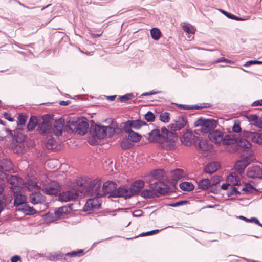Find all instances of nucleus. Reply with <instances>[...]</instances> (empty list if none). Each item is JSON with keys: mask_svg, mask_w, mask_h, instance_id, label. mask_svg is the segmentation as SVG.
I'll return each instance as SVG.
<instances>
[{"mask_svg": "<svg viewBox=\"0 0 262 262\" xmlns=\"http://www.w3.org/2000/svg\"><path fill=\"white\" fill-rule=\"evenodd\" d=\"M148 138L151 142H160L164 141L166 148L173 150L176 148L175 142L178 140V135L163 127L161 128V131L158 129H153L148 133Z\"/></svg>", "mask_w": 262, "mask_h": 262, "instance_id": "1", "label": "nucleus"}, {"mask_svg": "<svg viewBox=\"0 0 262 262\" xmlns=\"http://www.w3.org/2000/svg\"><path fill=\"white\" fill-rule=\"evenodd\" d=\"M101 181L100 179L89 181L85 188L80 189L81 196H96L100 198Z\"/></svg>", "mask_w": 262, "mask_h": 262, "instance_id": "2", "label": "nucleus"}, {"mask_svg": "<svg viewBox=\"0 0 262 262\" xmlns=\"http://www.w3.org/2000/svg\"><path fill=\"white\" fill-rule=\"evenodd\" d=\"M217 122L213 119H206L202 117H200L194 123L198 130L204 133L211 132L216 127Z\"/></svg>", "mask_w": 262, "mask_h": 262, "instance_id": "3", "label": "nucleus"}, {"mask_svg": "<svg viewBox=\"0 0 262 262\" xmlns=\"http://www.w3.org/2000/svg\"><path fill=\"white\" fill-rule=\"evenodd\" d=\"M0 180L3 182H6L11 184L12 186L10 188L11 191L15 190V187H20L18 185L23 182L21 178L16 175H12V173H4L0 171Z\"/></svg>", "mask_w": 262, "mask_h": 262, "instance_id": "4", "label": "nucleus"}, {"mask_svg": "<svg viewBox=\"0 0 262 262\" xmlns=\"http://www.w3.org/2000/svg\"><path fill=\"white\" fill-rule=\"evenodd\" d=\"M4 137H11L17 142H20L23 139L19 137L18 130H14V134L12 131L7 128L4 122L0 119V140H2Z\"/></svg>", "mask_w": 262, "mask_h": 262, "instance_id": "5", "label": "nucleus"}, {"mask_svg": "<svg viewBox=\"0 0 262 262\" xmlns=\"http://www.w3.org/2000/svg\"><path fill=\"white\" fill-rule=\"evenodd\" d=\"M117 184L113 181H107L103 184V187L99 193L100 198L110 194L108 198H113V193L117 191Z\"/></svg>", "mask_w": 262, "mask_h": 262, "instance_id": "6", "label": "nucleus"}, {"mask_svg": "<svg viewBox=\"0 0 262 262\" xmlns=\"http://www.w3.org/2000/svg\"><path fill=\"white\" fill-rule=\"evenodd\" d=\"M123 128L126 129L127 131H128L129 129H132V128L138 130L143 126L147 125V123L139 119L128 120L123 122Z\"/></svg>", "mask_w": 262, "mask_h": 262, "instance_id": "7", "label": "nucleus"}, {"mask_svg": "<svg viewBox=\"0 0 262 262\" xmlns=\"http://www.w3.org/2000/svg\"><path fill=\"white\" fill-rule=\"evenodd\" d=\"M187 119L184 117H178L168 126V128L170 129V132H172L176 134V132L180 130L183 128L186 125Z\"/></svg>", "mask_w": 262, "mask_h": 262, "instance_id": "8", "label": "nucleus"}, {"mask_svg": "<svg viewBox=\"0 0 262 262\" xmlns=\"http://www.w3.org/2000/svg\"><path fill=\"white\" fill-rule=\"evenodd\" d=\"M61 189V186L56 181H52L43 189L42 191L47 194L56 195Z\"/></svg>", "mask_w": 262, "mask_h": 262, "instance_id": "9", "label": "nucleus"}, {"mask_svg": "<svg viewBox=\"0 0 262 262\" xmlns=\"http://www.w3.org/2000/svg\"><path fill=\"white\" fill-rule=\"evenodd\" d=\"M150 188L152 189L157 194L159 193L165 195L169 192L168 186L164 182L159 181L150 184Z\"/></svg>", "mask_w": 262, "mask_h": 262, "instance_id": "10", "label": "nucleus"}, {"mask_svg": "<svg viewBox=\"0 0 262 262\" xmlns=\"http://www.w3.org/2000/svg\"><path fill=\"white\" fill-rule=\"evenodd\" d=\"M79 196H81L78 191L76 189H73L61 193L59 195V199L61 201L68 202L76 199Z\"/></svg>", "mask_w": 262, "mask_h": 262, "instance_id": "11", "label": "nucleus"}, {"mask_svg": "<svg viewBox=\"0 0 262 262\" xmlns=\"http://www.w3.org/2000/svg\"><path fill=\"white\" fill-rule=\"evenodd\" d=\"M94 198L89 199L83 207L84 211H91L94 209H98L100 205L101 202L100 200V198H97L96 196H93Z\"/></svg>", "mask_w": 262, "mask_h": 262, "instance_id": "12", "label": "nucleus"}, {"mask_svg": "<svg viewBox=\"0 0 262 262\" xmlns=\"http://www.w3.org/2000/svg\"><path fill=\"white\" fill-rule=\"evenodd\" d=\"M196 149L202 151H207L212 149V145L207 140L199 137L195 140L194 145Z\"/></svg>", "mask_w": 262, "mask_h": 262, "instance_id": "13", "label": "nucleus"}, {"mask_svg": "<svg viewBox=\"0 0 262 262\" xmlns=\"http://www.w3.org/2000/svg\"><path fill=\"white\" fill-rule=\"evenodd\" d=\"M106 126L97 124L91 125L90 132H93V135L98 139H103L106 137Z\"/></svg>", "mask_w": 262, "mask_h": 262, "instance_id": "14", "label": "nucleus"}, {"mask_svg": "<svg viewBox=\"0 0 262 262\" xmlns=\"http://www.w3.org/2000/svg\"><path fill=\"white\" fill-rule=\"evenodd\" d=\"M15 190L12 191L14 196L13 204L17 209L26 202V197L25 195L19 193L20 187H15Z\"/></svg>", "mask_w": 262, "mask_h": 262, "instance_id": "15", "label": "nucleus"}, {"mask_svg": "<svg viewBox=\"0 0 262 262\" xmlns=\"http://www.w3.org/2000/svg\"><path fill=\"white\" fill-rule=\"evenodd\" d=\"M198 137L193 132L187 130L183 134L181 141L185 145L189 146L193 144L194 145L195 140Z\"/></svg>", "mask_w": 262, "mask_h": 262, "instance_id": "16", "label": "nucleus"}, {"mask_svg": "<svg viewBox=\"0 0 262 262\" xmlns=\"http://www.w3.org/2000/svg\"><path fill=\"white\" fill-rule=\"evenodd\" d=\"M0 171L4 173H14L12 163L7 159L0 160Z\"/></svg>", "mask_w": 262, "mask_h": 262, "instance_id": "17", "label": "nucleus"}, {"mask_svg": "<svg viewBox=\"0 0 262 262\" xmlns=\"http://www.w3.org/2000/svg\"><path fill=\"white\" fill-rule=\"evenodd\" d=\"M243 135L245 137L251 139L254 142L259 144H262V133L250 131H244Z\"/></svg>", "mask_w": 262, "mask_h": 262, "instance_id": "18", "label": "nucleus"}, {"mask_svg": "<svg viewBox=\"0 0 262 262\" xmlns=\"http://www.w3.org/2000/svg\"><path fill=\"white\" fill-rule=\"evenodd\" d=\"M247 175L253 179H262V169L258 166L249 167Z\"/></svg>", "mask_w": 262, "mask_h": 262, "instance_id": "19", "label": "nucleus"}, {"mask_svg": "<svg viewBox=\"0 0 262 262\" xmlns=\"http://www.w3.org/2000/svg\"><path fill=\"white\" fill-rule=\"evenodd\" d=\"M113 198L123 197L125 199L133 196V193L130 191V188L120 187L117 189V191L113 193Z\"/></svg>", "mask_w": 262, "mask_h": 262, "instance_id": "20", "label": "nucleus"}, {"mask_svg": "<svg viewBox=\"0 0 262 262\" xmlns=\"http://www.w3.org/2000/svg\"><path fill=\"white\" fill-rule=\"evenodd\" d=\"M46 197L40 192H35L30 194L29 200L34 205L45 202Z\"/></svg>", "mask_w": 262, "mask_h": 262, "instance_id": "21", "label": "nucleus"}, {"mask_svg": "<svg viewBox=\"0 0 262 262\" xmlns=\"http://www.w3.org/2000/svg\"><path fill=\"white\" fill-rule=\"evenodd\" d=\"M223 136V133L218 130H213L209 134L210 140L215 144H219L222 142Z\"/></svg>", "mask_w": 262, "mask_h": 262, "instance_id": "22", "label": "nucleus"}, {"mask_svg": "<svg viewBox=\"0 0 262 262\" xmlns=\"http://www.w3.org/2000/svg\"><path fill=\"white\" fill-rule=\"evenodd\" d=\"M64 124V120L62 119H59L55 121L53 133L56 136H60L62 134L63 127Z\"/></svg>", "mask_w": 262, "mask_h": 262, "instance_id": "23", "label": "nucleus"}, {"mask_svg": "<svg viewBox=\"0 0 262 262\" xmlns=\"http://www.w3.org/2000/svg\"><path fill=\"white\" fill-rule=\"evenodd\" d=\"M247 118L251 124L262 129V117H258L255 114H249L247 116Z\"/></svg>", "mask_w": 262, "mask_h": 262, "instance_id": "24", "label": "nucleus"}, {"mask_svg": "<svg viewBox=\"0 0 262 262\" xmlns=\"http://www.w3.org/2000/svg\"><path fill=\"white\" fill-rule=\"evenodd\" d=\"M250 161L247 158L238 160L234 166L235 169L239 173H242L245 168L249 164Z\"/></svg>", "mask_w": 262, "mask_h": 262, "instance_id": "25", "label": "nucleus"}, {"mask_svg": "<svg viewBox=\"0 0 262 262\" xmlns=\"http://www.w3.org/2000/svg\"><path fill=\"white\" fill-rule=\"evenodd\" d=\"M144 182L142 180L136 181L130 187V191L133 195L138 194L144 188Z\"/></svg>", "mask_w": 262, "mask_h": 262, "instance_id": "26", "label": "nucleus"}, {"mask_svg": "<svg viewBox=\"0 0 262 262\" xmlns=\"http://www.w3.org/2000/svg\"><path fill=\"white\" fill-rule=\"evenodd\" d=\"M17 210L21 211L24 214L27 215H33L36 212L33 207L30 206L26 202L18 208Z\"/></svg>", "mask_w": 262, "mask_h": 262, "instance_id": "27", "label": "nucleus"}, {"mask_svg": "<svg viewBox=\"0 0 262 262\" xmlns=\"http://www.w3.org/2000/svg\"><path fill=\"white\" fill-rule=\"evenodd\" d=\"M51 124L48 121H43L42 123H38V130L41 134L45 135L50 133Z\"/></svg>", "mask_w": 262, "mask_h": 262, "instance_id": "28", "label": "nucleus"}, {"mask_svg": "<svg viewBox=\"0 0 262 262\" xmlns=\"http://www.w3.org/2000/svg\"><path fill=\"white\" fill-rule=\"evenodd\" d=\"M89 128V124L84 120L79 121L78 125L76 128V132L79 135H84L87 133Z\"/></svg>", "mask_w": 262, "mask_h": 262, "instance_id": "29", "label": "nucleus"}, {"mask_svg": "<svg viewBox=\"0 0 262 262\" xmlns=\"http://www.w3.org/2000/svg\"><path fill=\"white\" fill-rule=\"evenodd\" d=\"M238 141V138L234 134H226L223 136L222 143L225 145H230L236 143Z\"/></svg>", "mask_w": 262, "mask_h": 262, "instance_id": "30", "label": "nucleus"}, {"mask_svg": "<svg viewBox=\"0 0 262 262\" xmlns=\"http://www.w3.org/2000/svg\"><path fill=\"white\" fill-rule=\"evenodd\" d=\"M220 164L217 161H213L208 163L205 166V171L209 174L215 172L220 167Z\"/></svg>", "mask_w": 262, "mask_h": 262, "instance_id": "31", "label": "nucleus"}, {"mask_svg": "<svg viewBox=\"0 0 262 262\" xmlns=\"http://www.w3.org/2000/svg\"><path fill=\"white\" fill-rule=\"evenodd\" d=\"M125 133L128 134V139L133 143H136L140 141L141 136L139 133L135 132L132 129L127 131L126 129H123Z\"/></svg>", "mask_w": 262, "mask_h": 262, "instance_id": "32", "label": "nucleus"}, {"mask_svg": "<svg viewBox=\"0 0 262 262\" xmlns=\"http://www.w3.org/2000/svg\"><path fill=\"white\" fill-rule=\"evenodd\" d=\"M227 182L230 185L235 186L240 184L239 178L236 173L232 172L227 178Z\"/></svg>", "mask_w": 262, "mask_h": 262, "instance_id": "33", "label": "nucleus"}, {"mask_svg": "<svg viewBox=\"0 0 262 262\" xmlns=\"http://www.w3.org/2000/svg\"><path fill=\"white\" fill-rule=\"evenodd\" d=\"M71 210L70 206H64L59 207L55 210V215L56 218H59L60 216L66 215Z\"/></svg>", "mask_w": 262, "mask_h": 262, "instance_id": "34", "label": "nucleus"}, {"mask_svg": "<svg viewBox=\"0 0 262 262\" xmlns=\"http://www.w3.org/2000/svg\"><path fill=\"white\" fill-rule=\"evenodd\" d=\"M89 180V178H80L77 180L76 184L78 188L76 190L78 191L79 194H81L80 192V189L85 188L86 187Z\"/></svg>", "mask_w": 262, "mask_h": 262, "instance_id": "35", "label": "nucleus"}, {"mask_svg": "<svg viewBox=\"0 0 262 262\" xmlns=\"http://www.w3.org/2000/svg\"><path fill=\"white\" fill-rule=\"evenodd\" d=\"M198 184V188L202 190H206L211 187V182L208 179H204L200 180Z\"/></svg>", "mask_w": 262, "mask_h": 262, "instance_id": "36", "label": "nucleus"}, {"mask_svg": "<svg viewBox=\"0 0 262 262\" xmlns=\"http://www.w3.org/2000/svg\"><path fill=\"white\" fill-rule=\"evenodd\" d=\"M64 254L62 253L53 254L50 253L48 256V259L50 261H68L67 257H63Z\"/></svg>", "mask_w": 262, "mask_h": 262, "instance_id": "37", "label": "nucleus"}, {"mask_svg": "<svg viewBox=\"0 0 262 262\" xmlns=\"http://www.w3.org/2000/svg\"><path fill=\"white\" fill-rule=\"evenodd\" d=\"M23 185L29 190H32L34 189H36L38 190L39 189V187L35 180L28 179L26 182L23 183Z\"/></svg>", "mask_w": 262, "mask_h": 262, "instance_id": "38", "label": "nucleus"}, {"mask_svg": "<svg viewBox=\"0 0 262 262\" xmlns=\"http://www.w3.org/2000/svg\"><path fill=\"white\" fill-rule=\"evenodd\" d=\"M37 124H38L37 117L34 116H31L29 122L27 124L28 130L29 131L33 130Z\"/></svg>", "mask_w": 262, "mask_h": 262, "instance_id": "39", "label": "nucleus"}, {"mask_svg": "<svg viewBox=\"0 0 262 262\" xmlns=\"http://www.w3.org/2000/svg\"><path fill=\"white\" fill-rule=\"evenodd\" d=\"M243 137L245 138H242L239 140L238 139V141L236 142L237 145L242 148H249L251 147V144L248 140L249 139L245 137L244 136Z\"/></svg>", "mask_w": 262, "mask_h": 262, "instance_id": "40", "label": "nucleus"}, {"mask_svg": "<svg viewBox=\"0 0 262 262\" xmlns=\"http://www.w3.org/2000/svg\"><path fill=\"white\" fill-rule=\"evenodd\" d=\"M180 188L184 191H190L194 189V186L190 182H184L180 184Z\"/></svg>", "mask_w": 262, "mask_h": 262, "instance_id": "41", "label": "nucleus"}, {"mask_svg": "<svg viewBox=\"0 0 262 262\" xmlns=\"http://www.w3.org/2000/svg\"><path fill=\"white\" fill-rule=\"evenodd\" d=\"M1 200H3L4 208H6L7 209H10L9 204L11 203L13 200L12 196L10 195H4L1 197Z\"/></svg>", "mask_w": 262, "mask_h": 262, "instance_id": "42", "label": "nucleus"}, {"mask_svg": "<svg viewBox=\"0 0 262 262\" xmlns=\"http://www.w3.org/2000/svg\"><path fill=\"white\" fill-rule=\"evenodd\" d=\"M141 196L144 198H154L157 196V194L152 190L145 189L141 192Z\"/></svg>", "mask_w": 262, "mask_h": 262, "instance_id": "43", "label": "nucleus"}, {"mask_svg": "<svg viewBox=\"0 0 262 262\" xmlns=\"http://www.w3.org/2000/svg\"><path fill=\"white\" fill-rule=\"evenodd\" d=\"M219 11L221 13H222L223 14H224L227 17H228L230 19L235 20H238V21H244V20H246V19L243 18L242 17H237L231 13H230L224 10L219 9Z\"/></svg>", "mask_w": 262, "mask_h": 262, "instance_id": "44", "label": "nucleus"}, {"mask_svg": "<svg viewBox=\"0 0 262 262\" xmlns=\"http://www.w3.org/2000/svg\"><path fill=\"white\" fill-rule=\"evenodd\" d=\"M128 139H123L121 142V147L123 150L130 149L133 146V144Z\"/></svg>", "mask_w": 262, "mask_h": 262, "instance_id": "45", "label": "nucleus"}, {"mask_svg": "<svg viewBox=\"0 0 262 262\" xmlns=\"http://www.w3.org/2000/svg\"><path fill=\"white\" fill-rule=\"evenodd\" d=\"M150 34L155 40H158L160 38L161 33L158 29L154 28L150 30Z\"/></svg>", "mask_w": 262, "mask_h": 262, "instance_id": "46", "label": "nucleus"}, {"mask_svg": "<svg viewBox=\"0 0 262 262\" xmlns=\"http://www.w3.org/2000/svg\"><path fill=\"white\" fill-rule=\"evenodd\" d=\"M164 174L165 172L162 169H156L151 172V175L156 179L164 177Z\"/></svg>", "mask_w": 262, "mask_h": 262, "instance_id": "47", "label": "nucleus"}, {"mask_svg": "<svg viewBox=\"0 0 262 262\" xmlns=\"http://www.w3.org/2000/svg\"><path fill=\"white\" fill-rule=\"evenodd\" d=\"M27 120V117L25 115L21 114L18 117V121L17 122V126L19 128L25 125V122Z\"/></svg>", "mask_w": 262, "mask_h": 262, "instance_id": "48", "label": "nucleus"}, {"mask_svg": "<svg viewBox=\"0 0 262 262\" xmlns=\"http://www.w3.org/2000/svg\"><path fill=\"white\" fill-rule=\"evenodd\" d=\"M230 187L229 188L227 191V195L229 197H232V196H237L239 194V191H238L235 186L230 185Z\"/></svg>", "mask_w": 262, "mask_h": 262, "instance_id": "49", "label": "nucleus"}, {"mask_svg": "<svg viewBox=\"0 0 262 262\" xmlns=\"http://www.w3.org/2000/svg\"><path fill=\"white\" fill-rule=\"evenodd\" d=\"M79 121V120L77 118H70L69 121L67 122V125L69 127L73 126L74 127V129H76Z\"/></svg>", "mask_w": 262, "mask_h": 262, "instance_id": "50", "label": "nucleus"}, {"mask_svg": "<svg viewBox=\"0 0 262 262\" xmlns=\"http://www.w3.org/2000/svg\"><path fill=\"white\" fill-rule=\"evenodd\" d=\"M170 113L168 112L162 113L160 115V120L164 122H168L170 121Z\"/></svg>", "mask_w": 262, "mask_h": 262, "instance_id": "51", "label": "nucleus"}, {"mask_svg": "<svg viewBox=\"0 0 262 262\" xmlns=\"http://www.w3.org/2000/svg\"><path fill=\"white\" fill-rule=\"evenodd\" d=\"M133 97V94L132 93H128L124 95L119 96L118 98V100L121 102H125L128 100L131 99Z\"/></svg>", "mask_w": 262, "mask_h": 262, "instance_id": "52", "label": "nucleus"}, {"mask_svg": "<svg viewBox=\"0 0 262 262\" xmlns=\"http://www.w3.org/2000/svg\"><path fill=\"white\" fill-rule=\"evenodd\" d=\"M144 119L148 122H152L155 120V116L152 112L148 111L145 114Z\"/></svg>", "mask_w": 262, "mask_h": 262, "instance_id": "53", "label": "nucleus"}, {"mask_svg": "<svg viewBox=\"0 0 262 262\" xmlns=\"http://www.w3.org/2000/svg\"><path fill=\"white\" fill-rule=\"evenodd\" d=\"M238 218L242 220L246 221V222H254L255 224L259 223V221L256 217H253L250 219H247L244 216H238Z\"/></svg>", "mask_w": 262, "mask_h": 262, "instance_id": "54", "label": "nucleus"}, {"mask_svg": "<svg viewBox=\"0 0 262 262\" xmlns=\"http://www.w3.org/2000/svg\"><path fill=\"white\" fill-rule=\"evenodd\" d=\"M221 180V179L220 177L217 176H213L210 180L211 186H215L220 183Z\"/></svg>", "mask_w": 262, "mask_h": 262, "instance_id": "55", "label": "nucleus"}, {"mask_svg": "<svg viewBox=\"0 0 262 262\" xmlns=\"http://www.w3.org/2000/svg\"><path fill=\"white\" fill-rule=\"evenodd\" d=\"M106 137H111L115 133V129L111 126H106Z\"/></svg>", "mask_w": 262, "mask_h": 262, "instance_id": "56", "label": "nucleus"}, {"mask_svg": "<svg viewBox=\"0 0 262 262\" xmlns=\"http://www.w3.org/2000/svg\"><path fill=\"white\" fill-rule=\"evenodd\" d=\"M244 189H245V193H249L252 192L254 187L251 184L247 183L244 185Z\"/></svg>", "mask_w": 262, "mask_h": 262, "instance_id": "57", "label": "nucleus"}, {"mask_svg": "<svg viewBox=\"0 0 262 262\" xmlns=\"http://www.w3.org/2000/svg\"><path fill=\"white\" fill-rule=\"evenodd\" d=\"M84 254V251L82 249H80L77 251H73L71 252V257L80 256Z\"/></svg>", "mask_w": 262, "mask_h": 262, "instance_id": "58", "label": "nucleus"}, {"mask_svg": "<svg viewBox=\"0 0 262 262\" xmlns=\"http://www.w3.org/2000/svg\"><path fill=\"white\" fill-rule=\"evenodd\" d=\"M188 203H189L188 201L182 200V201H180L171 204H170V206L171 207H177V206H179L180 205H183L187 204Z\"/></svg>", "mask_w": 262, "mask_h": 262, "instance_id": "59", "label": "nucleus"}, {"mask_svg": "<svg viewBox=\"0 0 262 262\" xmlns=\"http://www.w3.org/2000/svg\"><path fill=\"white\" fill-rule=\"evenodd\" d=\"M183 170L181 169H177L173 171L174 174L176 176V178L174 179H180V178L183 177Z\"/></svg>", "mask_w": 262, "mask_h": 262, "instance_id": "60", "label": "nucleus"}, {"mask_svg": "<svg viewBox=\"0 0 262 262\" xmlns=\"http://www.w3.org/2000/svg\"><path fill=\"white\" fill-rule=\"evenodd\" d=\"M55 142L54 139L53 138H50L47 141L46 144L48 148H52Z\"/></svg>", "mask_w": 262, "mask_h": 262, "instance_id": "61", "label": "nucleus"}, {"mask_svg": "<svg viewBox=\"0 0 262 262\" xmlns=\"http://www.w3.org/2000/svg\"><path fill=\"white\" fill-rule=\"evenodd\" d=\"M159 232V230L156 229V230H153L150 231L146 232L145 233H142L141 234V236H147V235H153L154 234L157 233Z\"/></svg>", "mask_w": 262, "mask_h": 262, "instance_id": "62", "label": "nucleus"}, {"mask_svg": "<svg viewBox=\"0 0 262 262\" xmlns=\"http://www.w3.org/2000/svg\"><path fill=\"white\" fill-rule=\"evenodd\" d=\"M236 190L239 191V194H245V189H244V185H242L241 183L238 185H235Z\"/></svg>", "mask_w": 262, "mask_h": 262, "instance_id": "63", "label": "nucleus"}, {"mask_svg": "<svg viewBox=\"0 0 262 262\" xmlns=\"http://www.w3.org/2000/svg\"><path fill=\"white\" fill-rule=\"evenodd\" d=\"M232 130L235 133H239L241 130V128L240 127V125L238 123H235L233 127Z\"/></svg>", "mask_w": 262, "mask_h": 262, "instance_id": "64", "label": "nucleus"}]
</instances>
